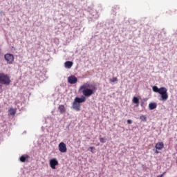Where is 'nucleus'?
Returning a JSON list of instances; mask_svg holds the SVG:
<instances>
[{
	"mask_svg": "<svg viewBox=\"0 0 177 177\" xmlns=\"http://www.w3.org/2000/svg\"><path fill=\"white\" fill-rule=\"evenodd\" d=\"M149 110H154V109H157V104L154 102L153 103L151 102L149 104Z\"/></svg>",
	"mask_w": 177,
	"mask_h": 177,
	"instance_id": "obj_13",
	"label": "nucleus"
},
{
	"mask_svg": "<svg viewBox=\"0 0 177 177\" xmlns=\"http://www.w3.org/2000/svg\"><path fill=\"white\" fill-rule=\"evenodd\" d=\"M77 82H78V79L77 78V77L74 75H72L68 77V82H69V84H77Z\"/></svg>",
	"mask_w": 177,
	"mask_h": 177,
	"instance_id": "obj_7",
	"label": "nucleus"
},
{
	"mask_svg": "<svg viewBox=\"0 0 177 177\" xmlns=\"http://www.w3.org/2000/svg\"><path fill=\"white\" fill-rule=\"evenodd\" d=\"M110 82H117L118 81V79L117 77H112L109 80Z\"/></svg>",
	"mask_w": 177,
	"mask_h": 177,
	"instance_id": "obj_17",
	"label": "nucleus"
},
{
	"mask_svg": "<svg viewBox=\"0 0 177 177\" xmlns=\"http://www.w3.org/2000/svg\"><path fill=\"white\" fill-rule=\"evenodd\" d=\"M49 165L52 169H56V165H59V161H57V158H54L50 160Z\"/></svg>",
	"mask_w": 177,
	"mask_h": 177,
	"instance_id": "obj_5",
	"label": "nucleus"
},
{
	"mask_svg": "<svg viewBox=\"0 0 177 177\" xmlns=\"http://www.w3.org/2000/svg\"><path fill=\"white\" fill-rule=\"evenodd\" d=\"M12 81L10 80V76L3 73H0V84L2 85H10Z\"/></svg>",
	"mask_w": 177,
	"mask_h": 177,
	"instance_id": "obj_3",
	"label": "nucleus"
},
{
	"mask_svg": "<svg viewBox=\"0 0 177 177\" xmlns=\"http://www.w3.org/2000/svg\"><path fill=\"white\" fill-rule=\"evenodd\" d=\"M106 140H107V139H106V138H100V142L101 143H106Z\"/></svg>",
	"mask_w": 177,
	"mask_h": 177,
	"instance_id": "obj_18",
	"label": "nucleus"
},
{
	"mask_svg": "<svg viewBox=\"0 0 177 177\" xmlns=\"http://www.w3.org/2000/svg\"><path fill=\"white\" fill-rule=\"evenodd\" d=\"M88 150H90L91 153H95L94 150H95V148L94 147H90Z\"/></svg>",
	"mask_w": 177,
	"mask_h": 177,
	"instance_id": "obj_19",
	"label": "nucleus"
},
{
	"mask_svg": "<svg viewBox=\"0 0 177 177\" xmlns=\"http://www.w3.org/2000/svg\"><path fill=\"white\" fill-rule=\"evenodd\" d=\"M64 66L66 68H71V67H73V62L67 61L64 63Z\"/></svg>",
	"mask_w": 177,
	"mask_h": 177,
	"instance_id": "obj_11",
	"label": "nucleus"
},
{
	"mask_svg": "<svg viewBox=\"0 0 177 177\" xmlns=\"http://www.w3.org/2000/svg\"><path fill=\"white\" fill-rule=\"evenodd\" d=\"M152 91L156 93H159L160 95V100L163 102L168 100V89L165 87H160L158 88L157 86H153L152 87Z\"/></svg>",
	"mask_w": 177,
	"mask_h": 177,
	"instance_id": "obj_2",
	"label": "nucleus"
},
{
	"mask_svg": "<svg viewBox=\"0 0 177 177\" xmlns=\"http://www.w3.org/2000/svg\"><path fill=\"white\" fill-rule=\"evenodd\" d=\"M96 91H97V88H96L95 85L90 84L88 82L84 83L80 86L79 88V92H81L83 95L80 98L76 97L74 100V102L79 104H80V103H84L86 100V97H90V96H92V95H93Z\"/></svg>",
	"mask_w": 177,
	"mask_h": 177,
	"instance_id": "obj_1",
	"label": "nucleus"
},
{
	"mask_svg": "<svg viewBox=\"0 0 177 177\" xmlns=\"http://www.w3.org/2000/svg\"><path fill=\"white\" fill-rule=\"evenodd\" d=\"M140 120L141 121H147V117H146V115H141V116L140 117Z\"/></svg>",
	"mask_w": 177,
	"mask_h": 177,
	"instance_id": "obj_16",
	"label": "nucleus"
},
{
	"mask_svg": "<svg viewBox=\"0 0 177 177\" xmlns=\"http://www.w3.org/2000/svg\"><path fill=\"white\" fill-rule=\"evenodd\" d=\"M60 153H67V147L64 142H60L58 145Z\"/></svg>",
	"mask_w": 177,
	"mask_h": 177,
	"instance_id": "obj_6",
	"label": "nucleus"
},
{
	"mask_svg": "<svg viewBox=\"0 0 177 177\" xmlns=\"http://www.w3.org/2000/svg\"><path fill=\"white\" fill-rule=\"evenodd\" d=\"M133 103H134V104H139V98H138V97H133Z\"/></svg>",
	"mask_w": 177,
	"mask_h": 177,
	"instance_id": "obj_14",
	"label": "nucleus"
},
{
	"mask_svg": "<svg viewBox=\"0 0 177 177\" xmlns=\"http://www.w3.org/2000/svg\"><path fill=\"white\" fill-rule=\"evenodd\" d=\"M9 113L10 115H15V114H16V110L13 108H10L9 110Z\"/></svg>",
	"mask_w": 177,
	"mask_h": 177,
	"instance_id": "obj_15",
	"label": "nucleus"
},
{
	"mask_svg": "<svg viewBox=\"0 0 177 177\" xmlns=\"http://www.w3.org/2000/svg\"><path fill=\"white\" fill-rule=\"evenodd\" d=\"M155 153H156V154H158V153H160V151H158V149H156Z\"/></svg>",
	"mask_w": 177,
	"mask_h": 177,
	"instance_id": "obj_22",
	"label": "nucleus"
},
{
	"mask_svg": "<svg viewBox=\"0 0 177 177\" xmlns=\"http://www.w3.org/2000/svg\"><path fill=\"white\" fill-rule=\"evenodd\" d=\"M28 158H30V156L28 155H23L19 158V160L21 162H26V161H27Z\"/></svg>",
	"mask_w": 177,
	"mask_h": 177,
	"instance_id": "obj_10",
	"label": "nucleus"
},
{
	"mask_svg": "<svg viewBox=\"0 0 177 177\" xmlns=\"http://www.w3.org/2000/svg\"><path fill=\"white\" fill-rule=\"evenodd\" d=\"M0 89H2V85H0Z\"/></svg>",
	"mask_w": 177,
	"mask_h": 177,
	"instance_id": "obj_23",
	"label": "nucleus"
},
{
	"mask_svg": "<svg viewBox=\"0 0 177 177\" xmlns=\"http://www.w3.org/2000/svg\"><path fill=\"white\" fill-rule=\"evenodd\" d=\"M164 175H165V172H164L162 174L158 176L157 177H164Z\"/></svg>",
	"mask_w": 177,
	"mask_h": 177,
	"instance_id": "obj_20",
	"label": "nucleus"
},
{
	"mask_svg": "<svg viewBox=\"0 0 177 177\" xmlns=\"http://www.w3.org/2000/svg\"><path fill=\"white\" fill-rule=\"evenodd\" d=\"M4 59L8 64H13L15 61V56L12 54L7 53L4 55Z\"/></svg>",
	"mask_w": 177,
	"mask_h": 177,
	"instance_id": "obj_4",
	"label": "nucleus"
},
{
	"mask_svg": "<svg viewBox=\"0 0 177 177\" xmlns=\"http://www.w3.org/2000/svg\"><path fill=\"white\" fill-rule=\"evenodd\" d=\"M58 109L59 110V113L61 114H64V113H66V107H64V105H59Z\"/></svg>",
	"mask_w": 177,
	"mask_h": 177,
	"instance_id": "obj_12",
	"label": "nucleus"
},
{
	"mask_svg": "<svg viewBox=\"0 0 177 177\" xmlns=\"http://www.w3.org/2000/svg\"><path fill=\"white\" fill-rule=\"evenodd\" d=\"M127 124H132V121L131 120H127Z\"/></svg>",
	"mask_w": 177,
	"mask_h": 177,
	"instance_id": "obj_21",
	"label": "nucleus"
},
{
	"mask_svg": "<svg viewBox=\"0 0 177 177\" xmlns=\"http://www.w3.org/2000/svg\"><path fill=\"white\" fill-rule=\"evenodd\" d=\"M73 109L76 111H80L81 110V104H78V102L74 101L73 103Z\"/></svg>",
	"mask_w": 177,
	"mask_h": 177,
	"instance_id": "obj_8",
	"label": "nucleus"
},
{
	"mask_svg": "<svg viewBox=\"0 0 177 177\" xmlns=\"http://www.w3.org/2000/svg\"><path fill=\"white\" fill-rule=\"evenodd\" d=\"M164 147V142H159L156 143L155 148L156 150H162V148Z\"/></svg>",
	"mask_w": 177,
	"mask_h": 177,
	"instance_id": "obj_9",
	"label": "nucleus"
}]
</instances>
